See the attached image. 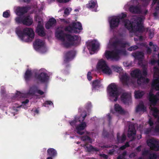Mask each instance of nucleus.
Segmentation results:
<instances>
[{
    "mask_svg": "<svg viewBox=\"0 0 159 159\" xmlns=\"http://www.w3.org/2000/svg\"><path fill=\"white\" fill-rule=\"evenodd\" d=\"M142 21L141 18L138 17L132 21L126 19L123 22L125 27L130 32L134 33L142 31L143 26L142 24Z\"/></svg>",
    "mask_w": 159,
    "mask_h": 159,
    "instance_id": "1",
    "label": "nucleus"
},
{
    "mask_svg": "<svg viewBox=\"0 0 159 159\" xmlns=\"http://www.w3.org/2000/svg\"><path fill=\"white\" fill-rule=\"evenodd\" d=\"M16 32L18 36L22 40H24L25 35L28 36L27 38L25 40V41L26 42H31L34 38V32L33 29L31 28H25L23 30V31L18 28H17Z\"/></svg>",
    "mask_w": 159,
    "mask_h": 159,
    "instance_id": "2",
    "label": "nucleus"
},
{
    "mask_svg": "<svg viewBox=\"0 0 159 159\" xmlns=\"http://www.w3.org/2000/svg\"><path fill=\"white\" fill-rule=\"evenodd\" d=\"M55 36L58 39L62 42H64L65 41V39L69 42L77 41L79 40V37L78 35H71L65 33L64 31L61 29H58L56 30Z\"/></svg>",
    "mask_w": 159,
    "mask_h": 159,
    "instance_id": "3",
    "label": "nucleus"
},
{
    "mask_svg": "<svg viewBox=\"0 0 159 159\" xmlns=\"http://www.w3.org/2000/svg\"><path fill=\"white\" fill-rule=\"evenodd\" d=\"M107 91L111 100L116 102L120 95L117 85L114 83L111 84L107 88Z\"/></svg>",
    "mask_w": 159,
    "mask_h": 159,
    "instance_id": "4",
    "label": "nucleus"
},
{
    "mask_svg": "<svg viewBox=\"0 0 159 159\" xmlns=\"http://www.w3.org/2000/svg\"><path fill=\"white\" fill-rule=\"evenodd\" d=\"M119 49H115L111 51H106L105 52V56L107 59H110L112 60L118 61L119 58Z\"/></svg>",
    "mask_w": 159,
    "mask_h": 159,
    "instance_id": "5",
    "label": "nucleus"
},
{
    "mask_svg": "<svg viewBox=\"0 0 159 159\" xmlns=\"http://www.w3.org/2000/svg\"><path fill=\"white\" fill-rule=\"evenodd\" d=\"M97 68L101 70L105 74L110 75L111 73V71L107 65L106 61L104 60H101L98 64Z\"/></svg>",
    "mask_w": 159,
    "mask_h": 159,
    "instance_id": "6",
    "label": "nucleus"
},
{
    "mask_svg": "<svg viewBox=\"0 0 159 159\" xmlns=\"http://www.w3.org/2000/svg\"><path fill=\"white\" fill-rule=\"evenodd\" d=\"M148 145L152 150L158 151L159 150V140L154 139H151L147 141Z\"/></svg>",
    "mask_w": 159,
    "mask_h": 159,
    "instance_id": "7",
    "label": "nucleus"
},
{
    "mask_svg": "<svg viewBox=\"0 0 159 159\" xmlns=\"http://www.w3.org/2000/svg\"><path fill=\"white\" fill-rule=\"evenodd\" d=\"M30 6L18 7L16 10V14L19 16L23 15L30 9Z\"/></svg>",
    "mask_w": 159,
    "mask_h": 159,
    "instance_id": "8",
    "label": "nucleus"
},
{
    "mask_svg": "<svg viewBox=\"0 0 159 159\" xmlns=\"http://www.w3.org/2000/svg\"><path fill=\"white\" fill-rule=\"evenodd\" d=\"M121 100L125 104H129L131 102V94L128 92L123 93L120 96Z\"/></svg>",
    "mask_w": 159,
    "mask_h": 159,
    "instance_id": "9",
    "label": "nucleus"
},
{
    "mask_svg": "<svg viewBox=\"0 0 159 159\" xmlns=\"http://www.w3.org/2000/svg\"><path fill=\"white\" fill-rule=\"evenodd\" d=\"M99 45V44L96 40H92L88 43L87 47L89 49L93 51H96Z\"/></svg>",
    "mask_w": 159,
    "mask_h": 159,
    "instance_id": "10",
    "label": "nucleus"
},
{
    "mask_svg": "<svg viewBox=\"0 0 159 159\" xmlns=\"http://www.w3.org/2000/svg\"><path fill=\"white\" fill-rule=\"evenodd\" d=\"M109 22L111 29H113L118 26L120 22V18L117 16H114L111 18Z\"/></svg>",
    "mask_w": 159,
    "mask_h": 159,
    "instance_id": "11",
    "label": "nucleus"
},
{
    "mask_svg": "<svg viewBox=\"0 0 159 159\" xmlns=\"http://www.w3.org/2000/svg\"><path fill=\"white\" fill-rule=\"evenodd\" d=\"M148 100L150 105L151 106H155L159 99L154 94L150 93L149 94Z\"/></svg>",
    "mask_w": 159,
    "mask_h": 159,
    "instance_id": "12",
    "label": "nucleus"
},
{
    "mask_svg": "<svg viewBox=\"0 0 159 159\" xmlns=\"http://www.w3.org/2000/svg\"><path fill=\"white\" fill-rule=\"evenodd\" d=\"M35 78L39 81L42 83L46 82L48 79L47 74L44 72H41L37 75H36Z\"/></svg>",
    "mask_w": 159,
    "mask_h": 159,
    "instance_id": "13",
    "label": "nucleus"
},
{
    "mask_svg": "<svg viewBox=\"0 0 159 159\" xmlns=\"http://www.w3.org/2000/svg\"><path fill=\"white\" fill-rule=\"evenodd\" d=\"M36 32L38 35L41 37H44L46 35L44 29L41 24L40 21H38V24L36 29Z\"/></svg>",
    "mask_w": 159,
    "mask_h": 159,
    "instance_id": "14",
    "label": "nucleus"
},
{
    "mask_svg": "<svg viewBox=\"0 0 159 159\" xmlns=\"http://www.w3.org/2000/svg\"><path fill=\"white\" fill-rule=\"evenodd\" d=\"M86 124L85 122H83L76 127L75 129L77 133L80 135H82L84 133L82 131L86 127Z\"/></svg>",
    "mask_w": 159,
    "mask_h": 159,
    "instance_id": "15",
    "label": "nucleus"
},
{
    "mask_svg": "<svg viewBox=\"0 0 159 159\" xmlns=\"http://www.w3.org/2000/svg\"><path fill=\"white\" fill-rule=\"evenodd\" d=\"M129 11L134 14H140L142 13L141 7L138 5L131 6L129 8Z\"/></svg>",
    "mask_w": 159,
    "mask_h": 159,
    "instance_id": "16",
    "label": "nucleus"
},
{
    "mask_svg": "<svg viewBox=\"0 0 159 159\" xmlns=\"http://www.w3.org/2000/svg\"><path fill=\"white\" fill-rule=\"evenodd\" d=\"M75 54V52L73 50H71L67 52L65 54L64 61L66 62H68L74 57Z\"/></svg>",
    "mask_w": 159,
    "mask_h": 159,
    "instance_id": "17",
    "label": "nucleus"
},
{
    "mask_svg": "<svg viewBox=\"0 0 159 159\" xmlns=\"http://www.w3.org/2000/svg\"><path fill=\"white\" fill-rule=\"evenodd\" d=\"M136 134V130L134 125H129V127L128 137L129 138L132 137V140H134L135 139V135Z\"/></svg>",
    "mask_w": 159,
    "mask_h": 159,
    "instance_id": "18",
    "label": "nucleus"
},
{
    "mask_svg": "<svg viewBox=\"0 0 159 159\" xmlns=\"http://www.w3.org/2000/svg\"><path fill=\"white\" fill-rule=\"evenodd\" d=\"M120 80L124 85L128 86L130 82V77L126 73L122 75Z\"/></svg>",
    "mask_w": 159,
    "mask_h": 159,
    "instance_id": "19",
    "label": "nucleus"
},
{
    "mask_svg": "<svg viewBox=\"0 0 159 159\" xmlns=\"http://www.w3.org/2000/svg\"><path fill=\"white\" fill-rule=\"evenodd\" d=\"M33 22V18L30 16L27 15L23 16V25L29 26L32 24Z\"/></svg>",
    "mask_w": 159,
    "mask_h": 159,
    "instance_id": "20",
    "label": "nucleus"
},
{
    "mask_svg": "<svg viewBox=\"0 0 159 159\" xmlns=\"http://www.w3.org/2000/svg\"><path fill=\"white\" fill-rule=\"evenodd\" d=\"M44 45L43 42L39 39H37L34 43V47L35 50L39 51Z\"/></svg>",
    "mask_w": 159,
    "mask_h": 159,
    "instance_id": "21",
    "label": "nucleus"
},
{
    "mask_svg": "<svg viewBox=\"0 0 159 159\" xmlns=\"http://www.w3.org/2000/svg\"><path fill=\"white\" fill-rule=\"evenodd\" d=\"M72 25L74 29V32L75 33L79 32V30L82 29L81 24L79 22H74Z\"/></svg>",
    "mask_w": 159,
    "mask_h": 159,
    "instance_id": "22",
    "label": "nucleus"
},
{
    "mask_svg": "<svg viewBox=\"0 0 159 159\" xmlns=\"http://www.w3.org/2000/svg\"><path fill=\"white\" fill-rule=\"evenodd\" d=\"M149 82V79L148 78H145L141 76L137 78V82L139 85H143L145 84H147Z\"/></svg>",
    "mask_w": 159,
    "mask_h": 159,
    "instance_id": "23",
    "label": "nucleus"
},
{
    "mask_svg": "<svg viewBox=\"0 0 159 159\" xmlns=\"http://www.w3.org/2000/svg\"><path fill=\"white\" fill-rule=\"evenodd\" d=\"M131 75L133 78L137 79L142 76L141 71L138 69L132 71L131 73Z\"/></svg>",
    "mask_w": 159,
    "mask_h": 159,
    "instance_id": "24",
    "label": "nucleus"
},
{
    "mask_svg": "<svg viewBox=\"0 0 159 159\" xmlns=\"http://www.w3.org/2000/svg\"><path fill=\"white\" fill-rule=\"evenodd\" d=\"M133 56L136 60H139L143 59L144 57L143 53L141 52H135L133 53L132 54Z\"/></svg>",
    "mask_w": 159,
    "mask_h": 159,
    "instance_id": "25",
    "label": "nucleus"
},
{
    "mask_svg": "<svg viewBox=\"0 0 159 159\" xmlns=\"http://www.w3.org/2000/svg\"><path fill=\"white\" fill-rule=\"evenodd\" d=\"M157 78L153 80L152 84V86L156 90H159V74L157 76Z\"/></svg>",
    "mask_w": 159,
    "mask_h": 159,
    "instance_id": "26",
    "label": "nucleus"
},
{
    "mask_svg": "<svg viewBox=\"0 0 159 159\" xmlns=\"http://www.w3.org/2000/svg\"><path fill=\"white\" fill-rule=\"evenodd\" d=\"M32 73L31 70H27L24 75V78L26 81H30L32 78Z\"/></svg>",
    "mask_w": 159,
    "mask_h": 159,
    "instance_id": "27",
    "label": "nucleus"
},
{
    "mask_svg": "<svg viewBox=\"0 0 159 159\" xmlns=\"http://www.w3.org/2000/svg\"><path fill=\"white\" fill-rule=\"evenodd\" d=\"M114 109L115 111L119 114H124L125 113V111L122 107L118 104H116L115 105Z\"/></svg>",
    "mask_w": 159,
    "mask_h": 159,
    "instance_id": "28",
    "label": "nucleus"
},
{
    "mask_svg": "<svg viewBox=\"0 0 159 159\" xmlns=\"http://www.w3.org/2000/svg\"><path fill=\"white\" fill-rule=\"evenodd\" d=\"M120 134L119 133H117V138L118 142L119 143H123L126 139V136L124 133H123L121 137L120 136Z\"/></svg>",
    "mask_w": 159,
    "mask_h": 159,
    "instance_id": "29",
    "label": "nucleus"
},
{
    "mask_svg": "<svg viewBox=\"0 0 159 159\" xmlns=\"http://www.w3.org/2000/svg\"><path fill=\"white\" fill-rule=\"evenodd\" d=\"M85 148L89 152H98L99 151L98 148L93 147L91 145H85Z\"/></svg>",
    "mask_w": 159,
    "mask_h": 159,
    "instance_id": "30",
    "label": "nucleus"
},
{
    "mask_svg": "<svg viewBox=\"0 0 159 159\" xmlns=\"http://www.w3.org/2000/svg\"><path fill=\"white\" fill-rule=\"evenodd\" d=\"M146 111V107L143 103H140L137 106L136 108V111L138 112L140 111Z\"/></svg>",
    "mask_w": 159,
    "mask_h": 159,
    "instance_id": "31",
    "label": "nucleus"
},
{
    "mask_svg": "<svg viewBox=\"0 0 159 159\" xmlns=\"http://www.w3.org/2000/svg\"><path fill=\"white\" fill-rule=\"evenodd\" d=\"M134 93L135 97L137 99L141 98L144 94L143 91L140 90L135 91Z\"/></svg>",
    "mask_w": 159,
    "mask_h": 159,
    "instance_id": "32",
    "label": "nucleus"
},
{
    "mask_svg": "<svg viewBox=\"0 0 159 159\" xmlns=\"http://www.w3.org/2000/svg\"><path fill=\"white\" fill-rule=\"evenodd\" d=\"M101 85L100 81L98 80H94L93 82L92 86L93 88H99Z\"/></svg>",
    "mask_w": 159,
    "mask_h": 159,
    "instance_id": "33",
    "label": "nucleus"
},
{
    "mask_svg": "<svg viewBox=\"0 0 159 159\" xmlns=\"http://www.w3.org/2000/svg\"><path fill=\"white\" fill-rule=\"evenodd\" d=\"M38 89V88L36 86H32L30 88L29 93L31 95H34L36 93Z\"/></svg>",
    "mask_w": 159,
    "mask_h": 159,
    "instance_id": "34",
    "label": "nucleus"
},
{
    "mask_svg": "<svg viewBox=\"0 0 159 159\" xmlns=\"http://www.w3.org/2000/svg\"><path fill=\"white\" fill-rule=\"evenodd\" d=\"M75 41H72V42L68 41L69 42H65V41L64 42H63V44L65 47L66 48H68L70 47L71 46L74 45V42Z\"/></svg>",
    "mask_w": 159,
    "mask_h": 159,
    "instance_id": "35",
    "label": "nucleus"
},
{
    "mask_svg": "<svg viewBox=\"0 0 159 159\" xmlns=\"http://www.w3.org/2000/svg\"><path fill=\"white\" fill-rule=\"evenodd\" d=\"M57 156V152L56 150L53 148H50V159H52Z\"/></svg>",
    "mask_w": 159,
    "mask_h": 159,
    "instance_id": "36",
    "label": "nucleus"
},
{
    "mask_svg": "<svg viewBox=\"0 0 159 159\" xmlns=\"http://www.w3.org/2000/svg\"><path fill=\"white\" fill-rule=\"evenodd\" d=\"M96 5V2L93 0L90 1L87 4V7L88 8H94Z\"/></svg>",
    "mask_w": 159,
    "mask_h": 159,
    "instance_id": "37",
    "label": "nucleus"
},
{
    "mask_svg": "<svg viewBox=\"0 0 159 159\" xmlns=\"http://www.w3.org/2000/svg\"><path fill=\"white\" fill-rule=\"evenodd\" d=\"M64 30L66 32H68L69 33H71L72 32H74V29L73 28L72 25H69L66 26L64 28Z\"/></svg>",
    "mask_w": 159,
    "mask_h": 159,
    "instance_id": "38",
    "label": "nucleus"
},
{
    "mask_svg": "<svg viewBox=\"0 0 159 159\" xmlns=\"http://www.w3.org/2000/svg\"><path fill=\"white\" fill-rule=\"evenodd\" d=\"M112 67L114 70L119 73H121L123 70L122 68L120 67L116 66H112Z\"/></svg>",
    "mask_w": 159,
    "mask_h": 159,
    "instance_id": "39",
    "label": "nucleus"
},
{
    "mask_svg": "<svg viewBox=\"0 0 159 159\" xmlns=\"http://www.w3.org/2000/svg\"><path fill=\"white\" fill-rule=\"evenodd\" d=\"M127 155V152L124 151L122 153L118 155L117 159H126L125 157Z\"/></svg>",
    "mask_w": 159,
    "mask_h": 159,
    "instance_id": "40",
    "label": "nucleus"
},
{
    "mask_svg": "<svg viewBox=\"0 0 159 159\" xmlns=\"http://www.w3.org/2000/svg\"><path fill=\"white\" fill-rule=\"evenodd\" d=\"M120 40H116L115 41H114L112 42L111 44V45L116 49L117 48L118 46L119 45V44L120 43Z\"/></svg>",
    "mask_w": 159,
    "mask_h": 159,
    "instance_id": "41",
    "label": "nucleus"
},
{
    "mask_svg": "<svg viewBox=\"0 0 159 159\" xmlns=\"http://www.w3.org/2000/svg\"><path fill=\"white\" fill-rule=\"evenodd\" d=\"M153 116L155 118H157L159 117V111L156 108H155L153 110Z\"/></svg>",
    "mask_w": 159,
    "mask_h": 159,
    "instance_id": "42",
    "label": "nucleus"
},
{
    "mask_svg": "<svg viewBox=\"0 0 159 159\" xmlns=\"http://www.w3.org/2000/svg\"><path fill=\"white\" fill-rule=\"evenodd\" d=\"M78 120L77 117H75L73 120L69 121V123L71 126L74 127L75 126L76 124L78 121Z\"/></svg>",
    "mask_w": 159,
    "mask_h": 159,
    "instance_id": "43",
    "label": "nucleus"
},
{
    "mask_svg": "<svg viewBox=\"0 0 159 159\" xmlns=\"http://www.w3.org/2000/svg\"><path fill=\"white\" fill-rule=\"evenodd\" d=\"M15 21L17 24H22L23 21V17H18L15 18Z\"/></svg>",
    "mask_w": 159,
    "mask_h": 159,
    "instance_id": "44",
    "label": "nucleus"
},
{
    "mask_svg": "<svg viewBox=\"0 0 159 159\" xmlns=\"http://www.w3.org/2000/svg\"><path fill=\"white\" fill-rule=\"evenodd\" d=\"M82 139L83 141H87L91 143V139L88 135H85L82 137Z\"/></svg>",
    "mask_w": 159,
    "mask_h": 159,
    "instance_id": "45",
    "label": "nucleus"
},
{
    "mask_svg": "<svg viewBox=\"0 0 159 159\" xmlns=\"http://www.w3.org/2000/svg\"><path fill=\"white\" fill-rule=\"evenodd\" d=\"M130 146L129 143L128 142H126L124 145L121 146L119 149L120 150H123L126 148Z\"/></svg>",
    "mask_w": 159,
    "mask_h": 159,
    "instance_id": "46",
    "label": "nucleus"
},
{
    "mask_svg": "<svg viewBox=\"0 0 159 159\" xmlns=\"http://www.w3.org/2000/svg\"><path fill=\"white\" fill-rule=\"evenodd\" d=\"M149 159H157V156L155 153H149Z\"/></svg>",
    "mask_w": 159,
    "mask_h": 159,
    "instance_id": "47",
    "label": "nucleus"
},
{
    "mask_svg": "<svg viewBox=\"0 0 159 159\" xmlns=\"http://www.w3.org/2000/svg\"><path fill=\"white\" fill-rule=\"evenodd\" d=\"M22 97H23V94L20 92L17 91V93H16L15 95V98H20Z\"/></svg>",
    "mask_w": 159,
    "mask_h": 159,
    "instance_id": "48",
    "label": "nucleus"
},
{
    "mask_svg": "<svg viewBox=\"0 0 159 159\" xmlns=\"http://www.w3.org/2000/svg\"><path fill=\"white\" fill-rule=\"evenodd\" d=\"M154 75H156L157 76L159 74V68L157 66L154 67Z\"/></svg>",
    "mask_w": 159,
    "mask_h": 159,
    "instance_id": "49",
    "label": "nucleus"
},
{
    "mask_svg": "<svg viewBox=\"0 0 159 159\" xmlns=\"http://www.w3.org/2000/svg\"><path fill=\"white\" fill-rule=\"evenodd\" d=\"M138 47L136 45L132 46L129 47L128 49V50L129 51H132L133 50H135L138 48Z\"/></svg>",
    "mask_w": 159,
    "mask_h": 159,
    "instance_id": "50",
    "label": "nucleus"
},
{
    "mask_svg": "<svg viewBox=\"0 0 159 159\" xmlns=\"http://www.w3.org/2000/svg\"><path fill=\"white\" fill-rule=\"evenodd\" d=\"M8 11H7L3 12V17L7 18L10 16V14Z\"/></svg>",
    "mask_w": 159,
    "mask_h": 159,
    "instance_id": "51",
    "label": "nucleus"
},
{
    "mask_svg": "<svg viewBox=\"0 0 159 159\" xmlns=\"http://www.w3.org/2000/svg\"><path fill=\"white\" fill-rule=\"evenodd\" d=\"M127 15L126 14L122 13L120 15L117 17L119 18H120V19H122L125 17H127Z\"/></svg>",
    "mask_w": 159,
    "mask_h": 159,
    "instance_id": "52",
    "label": "nucleus"
},
{
    "mask_svg": "<svg viewBox=\"0 0 159 159\" xmlns=\"http://www.w3.org/2000/svg\"><path fill=\"white\" fill-rule=\"evenodd\" d=\"M56 23V20L55 19L52 17L50 18V27Z\"/></svg>",
    "mask_w": 159,
    "mask_h": 159,
    "instance_id": "53",
    "label": "nucleus"
},
{
    "mask_svg": "<svg viewBox=\"0 0 159 159\" xmlns=\"http://www.w3.org/2000/svg\"><path fill=\"white\" fill-rule=\"evenodd\" d=\"M0 93L1 94L3 95H4L6 93L5 88L4 86H2L1 87Z\"/></svg>",
    "mask_w": 159,
    "mask_h": 159,
    "instance_id": "54",
    "label": "nucleus"
},
{
    "mask_svg": "<svg viewBox=\"0 0 159 159\" xmlns=\"http://www.w3.org/2000/svg\"><path fill=\"white\" fill-rule=\"evenodd\" d=\"M103 135L105 137L107 138H109L110 136L109 133L104 131L103 132Z\"/></svg>",
    "mask_w": 159,
    "mask_h": 159,
    "instance_id": "55",
    "label": "nucleus"
},
{
    "mask_svg": "<svg viewBox=\"0 0 159 159\" xmlns=\"http://www.w3.org/2000/svg\"><path fill=\"white\" fill-rule=\"evenodd\" d=\"M120 43L119 46L123 48H125L126 47V45L127 44V43H123L121 40H120Z\"/></svg>",
    "mask_w": 159,
    "mask_h": 159,
    "instance_id": "56",
    "label": "nucleus"
},
{
    "mask_svg": "<svg viewBox=\"0 0 159 159\" xmlns=\"http://www.w3.org/2000/svg\"><path fill=\"white\" fill-rule=\"evenodd\" d=\"M91 72L89 71L87 74V78L90 81L92 79V77L91 76Z\"/></svg>",
    "mask_w": 159,
    "mask_h": 159,
    "instance_id": "57",
    "label": "nucleus"
},
{
    "mask_svg": "<svg viewBox=\"0 0 159 159\" xmlns=\"http://www.w3.org/2000/svg\"><path fill=\"white\" fill-rule=\"evenodd\" d=\"M92 107L91 104V102H88L86 104V108L88 110H89V109H90Z\"/></svg>",
    "mask_w": 159,
    "mask_h": 159,
    "instance_id": "58",
    "label": "nucleus"
},
{
    "mask_svg": "<svg viewBox=\"0 0 159 159\" xmlns=\"http://www.w3.org/2000/svg\"><path fill=\"white\" fill-rule=\"evenodd\" d=\"M70 0H57V1L61 3H66L69 2Z\"/></svg>",
    "mask_w": 159,
    "mask_h": 159,
    "instance_id": "59",
    "label": "nucleus"
},
{
    "mask_svg": "<svg viewBox=\"0 0 159 159\" xmlns=\"http://www.w3.org/2000/svg\"><path fill=\"white\" fill-rule=\"evenodd\" d=\"M147 69L144 67L143 68V75L144 76H146L147 75Z\"/></svg>",
    "mask_w": 159,
    "mask_h": 159,
    "instance_id": "60",
    "label": "nucleus"
},
{
    "mask_svg": "<svg viewBox=\"0 0 159 159\" xmlns=\"http://www.w3.org/2000/svg\"><path fill=\"white\" fill-rule=\"evenodd\" d=\"M99 156L102 157L105 159H107L108 158V156L105 154H99Z\"/></svg>",
    "mask_w": 159,
    "mask_h": 159,
    "instance_id": "61",
    "label": "nucleus"
},
{
    "mask_svg": "<svg viewBox=\"0 0 159 159\" xmlns=\"http://www.w3.org/2000/svg\"><path fill=\"white\" fill-rule=\"evenodd\" d=\"M118 51H119L120 54H122L124 55H125L126 53V51L125 50L119 49V50H118Z\"/></svg>",
    "mask_w": 159,
    "mask_h": 159,
    "instance_id": "62",
    "label": "nucleus"
},
{
    "mask_svg": "<svg viewBox=\"0 0 159 159\" xmlns=\"http://www.w3.org/2000/svg\"><path fill=\"white\" fill-rule=\"evenodd\" d=\"M70 12V11L69 8H66L64 11V13L66 15H69Z\"/></svg>",
    "mask_w": 159,
    "mask_h": 159,
    "instance_id": "63",
    "label": "nucleus"
},
{
    "mask_svg": "<svg viewBox=\"0 0 159 159\" xmlns=\"http://www.w3.org/2000/svg\"><path fill=\"white\" fill-rule=\"evenodd\" d=\"M148 124H149L150 126L151 127L152 126L154 125V123L153 121L151 119H150L149 120V121H148Z\"/></svg>",
    "mask_w": 159,
    "mask_h": 159,
    "instance_id": "64",
    "label": "nucleus"
}]
</instances>
